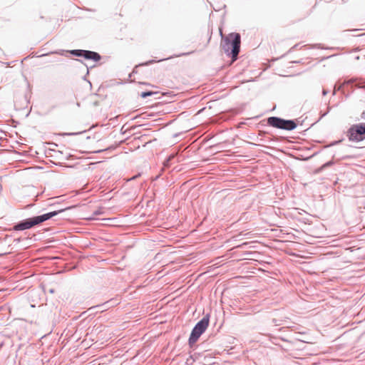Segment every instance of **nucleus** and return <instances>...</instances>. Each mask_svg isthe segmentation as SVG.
<instances>
[{"label": "nucleus", "mask_w": 365, "mask_h": 365, "mask_svg": "<svg viewBox=\"0 0 365 365\" xmlns=\"http://www.w3.org/2000/svg\"><path fill=\"white\" fill-rule=\"evenodd\" d=\"M241 37L238 33H231L222 37L221 48L225 53L231 56L232 61L237 58L240 50Z\"/></svg>", "instance_id": "f257e3e1"}, {"label": "nucleus", "mask_w": 365, "mask_h": 365, "mask_svg": "<svg viewBox=\"0 0 365 365\" xmlns=\"http://www.w3.org/2000/svg\"><path fill=\"white\" fill-rule=\"evenodd\" d=\"M68 209H70V207L50 212H48V213H46V214H43L41 215L35 216L33 217L25 219L24 220L19 222L17 224H16L14 226L13 230H16V231H19V230H24L31 229L36 225H40L41 223L46 221V220H48L51 217L57 215L58 214H59Z\"/></svg>", "instance_id": "f03ea898"}, {"label": "nucleus", "mask_w": 365, "mask_h": 365, "mask_svg": "<svg viewBox=\"0 0 365 365\" xmlns=\"http://www.w3.org/2000/svg\"><path fill=\"white\" fill-rule=\"evenodd\" d=\"M210 317L207 314L195 324L189 338V344L190 346L196 343L200 336L205 331L208 327Z\"/></svg>", "instance_id": "7ed1b4c3"}, {"label": "nucleus", "mask_w": 365, "mask_h": 365, "mask_svg": "<svg viewBox=\"0 0 365 365\" xmlns=\"http://www.w3.org/2000/svg\"><path fill=\"white\" fill-rule=\"evenodd\" d=\"M349 141L359 142L365 139V123H361L352 125L346 131Z\"/></svg>", "instance_id": "20e7f679"}, {"label": "nucleus", "mask_w": 365, "mask_h": 365, "mask_svg": "<svg viewBox=\"0 0 365 365\" xmlns=\"http://www.w3.org/2000/svg\"><path fill=\"white\" fill-rule=\"evenodd\" d=\"M269 125L286 130H292L297 127V123L293 120H284L279 117H269L267 119Z\"/></svg>", "instance_id": "39448f33"}, {"label": "nucleus", "mask_w": 365, "mask_h": 365, "mask_svg": "<svg viewBox=\"0 0 365 365\" xmlns=\"http://www.w3.org/2000/svg\"><path fill=\"white\" fill-rule=\"evenodd\" d=\"M70 53L78 57H83L86 60H93V61H98L101 59V55L95 51L75 49L70 51Z\"/></svg>", "instance_id": "423d86ee"}, {"label": "nucleus", "mask_w": 365, "mask_h": 365, "mask_svg": "<svg viewBox=\"0 0 365 365\" xmlns=\"http://www.w3.org/2000/svg\"><path fill=\"white\" fill-rule=\"evenodd\" d=\"M11 237L6 235L4 237H0V256L9 254L11 252Z\"/></svg>", "instance_id": "0eeeda50"}, {"label": "nucleus", "mask_w": 365, "mask_h": 365, "mask_svg": "<svg viewBox=\"0 0 365 365\" xmlns=\"http://www.w3.org/2000/svg\"><path fill=\"white\" fill-rule=\"evenodd\" d=\"M356 81V79L351 78V79L345 81L342 84L339 85L337 88L335 86L334 91H333V95H335L336 91L341 90L344 85L351 84L354 82H355Z\"/></svg>", "instance_id": "6e6552de"}, {"label": "nucleus", "mask_w": 365, "mask_h": 365, "mask_svg": "<svg viewBox=\"0 0 365 365\" xmlns=\"http://www.w3.org/2000/svg\"><path fill=\"white\" fill-rule=\"evenodd\" d=\"M333 162L332 161H329L326 163H324V165H322L321 167L318 168L317 169H316L314 170V173L315 174H318L319 173H321L323 170H324L327 167H329L331 166V165H333Z\"/></svg>", "instance_id": "1a4fd4ad"}, {"label": "nucleus", "mask_w": 365, "mask_h": 365, "mask_svg": "<svg viewBox=\"0 0 365 365\" xmlns=\"http://www.w3.org/2000/svg\"><path fill=\"white\" fill-rule=\"evenodd\" d=\"M156 93L155 92H153V91H146V92H142L140 93V96L143 98H145L148 96H151L154 94H155Z\"/></svg>", "instance_id": "9d476101"}, {"label": "nucleus", "mask_w": 365, "mask_h": 365, "mask_svg": "<svg viewBox=\"0 0 365 365\" xmlns=\"http://www.w3.org/2000/svg\"><path fill=\"white\" fill-rule=\"evenodd\" d=\"M364 83H365V81H363V80H359V81L357 83V84L356 85V87L358 88H364Z\"/></svg>", "instance_id": "9b49d317"}, {"label": "nucleus", "mask_w": 365, "mask_h": 365, "mask_svg": "<svg viewBox=\"0 0 365 365\" xmlns=\"http://www.w3.org/2000/svg\"><path fill=\"white\" fill-rule=\"evenodd\" d=\"M176 156V154L175 153H173L171 154L167 159L168 160V161H172Z\"/></svg>", "instance_id": "f8f14e48"}, {"label": "nucleus", "mask_w": 365, "mask_h": 365, "mask_svg": "<svg viewBox=\"0 0 365 365\" xmlns=\"http://www.w3.org/2000/svg\"><path fill=\"white\" fill-rule=\"evenodd\" d=\"M170 161H168V159H166V160H165V162L163 163V166H164L165 168H168V167L170 166Z\"/></svg>", "instance_id": "ddd939ff"}, {"label": "nucleus", "mask_w": 365, "mask_h": 365, "mask_svg": "<svg viewBox=\"0 0 365 365\" xmlns=\"http://www.w3.org/2000/svg\"><path fill=\"white\" fill-rule=\"evenodd\" d=\"M341 140L334 141V142L331 143L330 145H329V146H332V145H334L339 144V143H341Z\"/></svg>", "instance_id": "4468645a"}, {"label": "nucleus", "mask_w": 365, "mask_h": 365, "mask_svg": "<svg viewBox=\"0 0 365 365\" xmlns=\"http://www.w3.org/2000/svg\"><path fill=\"white\" fill-rule=\"evenodd\" d=\"M327 93H328L327 90H326V89H323V91H322V94H323V96H326Z\"/></svg>", "instance_id": "2eb2a0df"}, {"label": "nucleus", "mask_w": 365, "mask_h": 365, "mask_svg": "<svg viewBox=\"0 0 365 365\" xmlns=\"http://www.w3.org/2000/svg\"><path fill=\"white\" fill-rule=\"evenodd\" d=\"M153 62H154V61H148V62L144 63L143 65H148V64L152 63Z\"/></svg>", "instance_id": "dca6fc26"}, {"label": "nucleus", "mask_w": 365, "mask_h": 365, "mask_svg": "<svg viewBox=\"0 0 365 365\" xmlns=\"http://www.w3.org/2000/svg\"><path fill=\"white\" fill-rule=\"evenodd\" d=\"M361 118L365 119V111H364L362 113H361Z\"/></svg>", "instance_id": "f3484780"}, {"label": "nucleus", "mask_w": 365, "mask_h": 365, "mask_svg": "<svg viewBox=\"0 0 365 365\" xmlns=\"http://www.w3.org/2000/svg\"><path fill=\"white\" fill-rule=\"evenodd\" d=\"M272 321H273V322H274L276 325H278V324H277V320H276L275 319H273V320H272Z\"/></svg>", "instance_id": "a211bd4d"}, {"label": "nucleus", "mask_w": 365, "mask_h": 365, "mask_svg": "<svg viewBox=\"0 0 365 365\" xmlns=\"http://www.w3.org/2000/svg\"><path fill=\"white\" fill-rule=\"evenodd\" d=\"M341 158L342 159H348V158H349V156H344V157H342Z\"/></svg>", "instance_id": "6ab92c4d"}, {"label": "nucleus", "mask_w": 365, "mask_h": 365, "mask_svg": "<svg viewBox=\"0 0 365 365\" xmlns=\"http://www.w3.org/2000/svg\"><path fill=\"white\" fill-rule=\"evenodd\" d=\"M50 292L53 293V289H51V290H50Z\"/></svg>", "instance_id": "aec40b11"}, {"label": "nucleus", "mask_w": 365, "mask_h": 365, "mask_svg": "<svg viewBox=\"0 0 365 365\" xmlns=\"http://www.w3.org/2000/svg\"><path fill=\"white\" fill-rule=\"evenodd\" d=\"M2 346V344H0V346Z\"/></svg>", "instance_id": "412c9836"}]
</instances>
